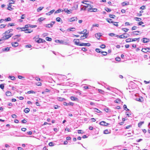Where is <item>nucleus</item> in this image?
I'll use <instances>...</instances> for the list:
<instances>
[{
	"instance_id": "nucleus-50",
	"label": "nucleus",
	"mask_w": 150,
	"mask_h": 150,
	"mask_svg": "<svg viewBox=\"0 0 150 150\" xmlns=\"http://www.w3.org/2000/svg\"><path fill=\"white\" fill-rule=\"evenodd\" d=\"M57 41L59 43H60V44H63V42H64V41L62 40H57Z\"/></svg>"
},
{
	"instance_id": "nucleus-52",
	"label": "nucleus",
	"mask_w": 150,
	"mask_h": 150,
	"mask_svg": "<svg viewBox=\"0 0 150 150\" xmlns=\"http://www.w3.org/2000/svg\"><path fill=\"white\" fill-rule=\"evenodd\" d=\"M11 18L10 17L7 18H5V21H11Z\"/></svg>"
},
{
	"instance_id": "nucleus-34",
	"label": "nucleus",
	"mask_w": 150,
	"mask_h": 150,
	"mask_svg": "<svg viewBox=\"0 0 150 150\" xmlns=\"http://www.w3.org/2000/svg\"><path fill=\"white\" fill-rule=\"evenodd\" d=\"M112 19H107V21L109 23H113V22L112 21Z\"/></svg>"
},
{
	"instance_id": "nucleus-17",
	"label": "nucleus",
	"mask_w": 150,
	"mask_h": 150,
	"mask_svg": "<svg viewBox=\"0 0 150 150\" xmlns=\"http://www.w3.org/2000/svg\"><path fill=\"white\" fill-rule=\"evenodd\" d=\"M87 31H85L83 33V36L85 37V38H86L87 37L88 35V32H87Z\"/></svg>"
},
{
	"instance_id": "nucleus-47",
	"label": "nucleus",
	"mask_w": 150,
	"mask_h": 150,
	"mask_svg": "<svg viewBox=\"0 0 150 150\" xmlns=\"http://www.w3.org/2000/svg\"><path fill=\"white\" fill-rule=\"evenodd\" d=\"M122 29L123 31L126 32H127L129 30L128 29L125 28H122Z\"/></svg>"
},
{
	"instance_id": "nucleus-42",
	"label": "nucleus",
	"mask_w": 150,
	"mask_h": 150,
	"mask_svg": "<svg viewBox=\"0 0 150 150\" xmlns=\"http://www.w3.org/2000/svg\"><path fill=\"white\" fill-rule=\"evenodd\" d=\"M46 40L48 41H51L52 40V39L51 38L49 37H46Z\"/></svg>"
},
{
	"instance_id": "nucleus-37",
	"label": "nucleus",
	"mask_w": 150,
	"mask_h": 150,
	"mask_svg": "<svg viewBox=\"0 0 150 150\" xmlns=\"http://www.w3.org/2000/svg\"><path fill=\"white\" fill-rule=\"evenodd\" d=\"M92 10L90 11V12H95L97 11V9L96 8H93L92 9Z\"/></svg>"
},
{
	"instance_id": "nucleus-16",
	"label": "nucleus",
	"mask_w": 150,
	"mask_h": 150,
	"mask_svg": "<svg viewBox=\"0 0 150 150\" xmlns=\"http://www.w3.org/2000/svg\"><path fill=\"white\" fill-rule=\"evenodd\" d=\"M149 49V48H142V51L144 52H147Z\"/></svg>"
},
{
	"instance_id": "nucleus-22",
	"label": "nucleus",
	"mask_w": 150,
	"mask_h": 150,
	"mask_svg": "<svg viewBox=\"0 0 150 150\" xmlns=\"http://www.w3.org/2000/svg\"><path fill=\"white\" fill-rule=\"evenodd\" d=\"M63 11V10L59 8L54 13H60L61 12Z\"/></svg>"
},
{
	"instance_id": "nucleus-28",
	"label": "nucleus",
	"mask_w": 150,
	"mask_h": 150,
	"mask_svg": "<svg viewBox=\"0 0 150 150\" xmlns=\"http://www.w3.org/2000/svg\"><path fill=\"white\" fill-rule=\"evenodd\" d=\"M144 123V122H140L138 124V126L139 127H140Z\"/></svg>"
},
{
	"instance_id": "nucleus-5",
	"label": "nucleus",
	"mask_w": 150,
	"mask_h": 150,
	"mask_svg": "<svg viewBox=\"0 0 150 150\" xmlns=\"http://www.w3.org/2000/svg\"><path fill=\"white\" fill-rule=\"evenodd\" d=\"M99 124L101 125H103L105 126H107L109 125V123H106L104 121L100 122L99 123Z\"/></svg>"
},
{
	"instance_id": "nucleus-29",
	"label": "nucleus",
	"mask_w": 150,
	"mask_h": 150,
	"mask_svg": "<svg viewBox=\"0 0 150 150\" xmlns=\"http://www.w3.org/2000/svg\"><path fill=\"white\" fill-rule=\"evenodd\" d=\"M104 110L106 112H108L110 111V109L106 107L104 108Z\"/></svg>"
},
{
	"instance_id": "nucleus-25",
	"label": "nucleus",
	"mask_w": 150,
	"mask_h": 150,
	"mask_svg": "<svg viewBox=\"0 0 150 150\" xmlns=\"http://www.w3.org/2000/svg\"><path fill=\"white\" fill-rule=\"evenodd\" d=\"M11 6L12 5L11 4H10L9 3L8 5V7L7 8V9L9 10H12V8L11 7Z\"/></svg>"
},
{
	"instance_id": "nucleus-44",
	"label": "nucleus",
	"mask_w": 150,
	"mask_h": 150,
	"mask_svg": "<svg viewBox=\"0 0 150 150\" xmlns=\"http://www.w3.org/2000/svg\"><path fill=\"white\" fill-rule=\"evenodd\" d=\"M35 92L33 91H28L27 93L29 94L30 93H35Z\"/></svg>"
},
{
	"instance_id": "nucleus-18",
	"label": "nucleus",
	"mask_w": 150,
	"mask_h": 150,
	"mask_svg": "<svg viewBox=\"0 0 150 150\" xmlns=\"http://www.w3.org/2000/svg\"><path fill=\"white\" fill-rule=\"evenodd\" d=\"M110 133V130H108V129H106L104 131H103V133L104 134H108Z\"/></svg>"
},
{
	"instance_id": "nucleus-63",
	"label": "nucleus",
	"mask_w": 150,
	"mask_h": 150,
	"mask_svg": "<svg viewBox=\"0 0 150 150\" xmlns=\"http://www.w3.org/2000/svg\"><path fill=\"white\" fill-rule=\"evenodd\" d=\"M109 17L110 18H114L115 16L114 15L110 14L109 16Z\"/></svg>"
},
{
	"instance_id": "nucleus-53",
	"label": "nucleus",
	"mask_w": 150,
	"mask_h": 150,
	"mask_svg": "<svg viewBox=\"0 0 150 150\" xmlns=\"http://www.w3.org/2000/svg\"><path fill=\"white\" fill-rule=\"evenodd\" d=\"M122 4L123 6H125L128 5V3H126L125 2H124L122 3Z\"/></svg>"
},
{
	"instance_id": "nucleus-14",
	"label": "nucleus",
	"mask_w": 150,
	"mask_h": 150,
	"mask_svg": "<svg viewBox=\"0 0 150 150\" xmlns=\"http://www.w3.org/2000/svg\"><path fill=\"white\" fill-rule=\"evenodd\" d=\"M69 41V39L67 38L65 40V41L63 42V45H69V43L68 42Z\"/></svg>"
},
{
	"instance_id": "nucleus-51",
	"label": "nucleus",
	"mask_w": 150,
	"mask_h": 150,
	"mask_svg": "<svg viewBox=\"0 0 150 150\" xmlns=\"http://www.w3.org/2000/svg\"><path fill=\"white\" fill-rule=\"evenodd\" d=\"M44 19H45V18H43L41 17L40 18H39L38 19V21H39L40 22H41V21H43Z\"/></svg>"
},
{
	"instance_id": "nucleus-38",
	"label": "nucleus",
	"mask_w": 150,
	"mask_h": 150,
	"mask_svg": "<svg viewBox=\"0 0 150 150\" xmlns=\"http://www.w3.org/2000/svg\"><path fill=\"white\" fill-rule=\"evenodd\" d=\"M124 109L126 110H129L127 108V105H123Z\"/></svg>"
},
{
	"instance_id": "nucleus-60",
	"label": "nucleus",
	"mask_w": 150,
	"mask_h": 150,
	"mask_svg": "<svg viewBox=\"0 0 150 150\" xmlns=\"http://www.w3.org/2000/svg\"><path fill=\"white\" fill-rule=\"evenodd\" d=\"M36 85L38 86H41L42 85V83L40 82H38L36 83Z\"/></svg>"
},
{
	"instance_id": "nucleus-21",
	"label": "nucleus",
	"mask_w": 150,
	"mask_h": 150,
	"mask_svg": "<svg viewBox=\"0 0 150 150\" xmlns=\"http://www.w3.org/2000/svg\"><path fill=\"white\" fill-rule=\"evenodd\" d=\"M71 99V100L73 101L77 100H78V98L75 96H71L70 98Z\"/></svg>"
},
{
	"instance_id": "nucleus-49",
	"label": "nucleus",
	"mask_w": 150,
	"mask_h": 150,
	"mask_svg": "<svg viewBox=\"0 0 150 150\" xmlns=\"http://www.w3.org/2000/svg\"><path fill=\"white\" fill-rule=\"evenodd\" d=\"M33 30H28L27 29V31L25 32V33H30L31 32H32Z\"/></svg>"
},
{
	"instance_id": "nucleus-41",
	"label": "nucleus",
	"mask_w": 150,
	"mask_h": 150,
	"mask_svg": "<svg viewBox=\"0 0 150 150\" xmlns=\"http://www.w3.org/2000/svg\"><path fill=\"white\" fill-rule=\"evenodd\" d=\"M74 29H75V28H69L67 30H69L70 31H75V30H74Z\"/></svg>"
},
{
	"instance_id": "nucleus-2",
	"label": "nucleus",
	"mask_w": 150,
	"mask_h": 150,
	"mask_svg": "<svg viewBox=\"0 0 150 150\" xmlns=\"http://www.w3.org/2000/svg\"><path fill=\"white\" fill-rule=\"evenodd\" d=\"M55 21H52L50 24L45 25V26L47 28H50L53 26V24L55 23Z\"/></svg>"
},
{
	"instance_id": "nucleus-32",
	"label": "nucleus",
	"mask_w": 150,
	"mask_h": 150,
	"mask_svg": "<svg viewBox=\"0 0 150 150\" xmlns=\"http://www.w3.org/2000/svg\"><path fill=\"white\" fill-rule=\"evenodd\" d=\"M44 8L43 7H40L38 8L37 9V11L38 12H39L42 10Z\"/></svg>"
},
{
	"instance_id": "nucleus-4",
	"label": "nucleus",
	"mask_w": 150,
	"mask_h": 150,
	"mask_svg": "<svg viewBox=\"0 0 150 150\" xmlns=\"http://www.w3.org/2000/svg\"><path fill=\"white\" fill-rule=\"evenodd\" d=\"M37 27V25H32L30 24H28L25 25L26 28H27L29 27H30L31 28H35Z\"/></svg>"
},
{
	"instance_id": "nucleus-64",
	"label": "nucleus",
	"mask_w": 150,
	"mask_h": 150,
	"mask_svg": "<svg viewBox=\"0 0 150 150\" xmlns=\"http://www.w3.org/2000/svg\"><path fill=\"white\" fill-rule=\"evenodd\" d=\"M0 88L1 89H4V84H1L0 85Z\"/></svg>"
},
{
	"instance_id": "nucleus-36",
	"label": "nucleus",
	"mask_w": 150,
	"mask_h": 150,
	"mask_svg": "<svg viewBox=\"0 0 150 150\" xmlns=\"http://www.w3.org/2000/svg\"><path fill=\"white\" fill-rule=\"evenodd\" d=\"M105 10L107 12H109L111 11V10L108 8L105 7Z\"/></svg>"
},
{
	"instance_id": "nucleus-48",
	"label": "nucleus",
	"mask_w": 150,
	"mask_h": 150,
	"mask_svg": "<svg viewBox=\"0 0 150 150\" xmlns=\"http://www.w3.org/2000/svg\"><path fill=\"white\" fill-rule=\"evenodd\" d=\"M126 35V33H124L122 35V38H127V36H125V35Z\"/></svg>"
},
{
	"instance_id": "nucleus-10",
	"label": "nucleus",
	"mask_w": 150,
	"mask_h": 150,
	"mask_svg": "<svg viewBox=\"0 0 150 150\" xmlns=\"http://www.w3.org/2000/svg\"><path fill=\"white\" fill-rule=\"evenodd\" d=\"M72 11V10L70 9L68 10L67 8H65L64 10H63V11H64L65 12L67 13L68 14H69L71 13V11Z\"/></svg>"
},
{
	"instance_id": "nucleus-58",
	"label": "nucleus",
	"mask_w": 150,
	"mask_h": 150,
	"mask_svg": "<svg viewBox=\"0 0 150 150\" xmlns=\"http://www.w3.org/2000/svg\"><path fill=\"white\" fill-rule=\"evenodd\" d=\"M10 32H9V30H6V31L4 33V34H10Z\"/></svg>"
},
{
	"instance_id": "nucleus-45",
	"label": "nucleus",
	"mask_w": 150,
	"mask_h": 150,
	"mask_svg": "<svg viewBox=\"0 0 150 150\" xmlns=\"http://www.w3.org/2000/svg\"><path fill=\"white\" fill-rule=\"evenodd\" d=\"M57 99L58 100H59V101H63V100H64L65 99L63 98H61V97H58L57 98Z\"/></svg>"
},
{
	"instance_id": "nucleus-24",
	"label": "nucleus",
	"mask_w": 150,
	"mask_h": 150,
	"mask_svg": "<svg viewBox=\"0 0 150 150\" xmlns=\"http://www.w3.org/2000/svg\"><path fill=\"white\" fill-rule=\"evenodd\" d=\"M93 6H92V5H90V4H88V11H91V10L92 9V8H93Z\"/></svg>"
},
{
	"instance_id": "nucleus-35",
	"label": "nucleus",
	"mask_w": 150,
	"mask_h": 150,
	"mask_svg": "<svg viewBox=\"0 0 150 150\" xmlns=\"http://www.w3.org/2000/svg\"><path fill=\"white\" fill-rule=\"evenodd\" d=\"M135 19L136 21H140L142 20V19L139 18L135 17Z\"/></svg>"
},
{
	"instance_id": "nucleus-11",
	"label": "nucleus",
	"mask_w": 150,
	"mask_h": 150,
	"mask_svg": "<svg viewBox=\"0 0 150 150\" xmlns=\"http://www.w3.org/2000/svg\"><path fill=\"white\" fill-rule=\"evenodd\" d=\"M140 32L138 31H135L132 32L131 35L132 36H134L135 35H138V33Z\"/></svg>"
},
{
	"instance_id": "nucleus-13",
	"label": "nucleus",
	"mask_w": 150,
	"mask_h": 150,
	"mask_svg": "<svg viewBox=\"0 0 150 150\" xmlns=\"http://www.w3.org/2000/svg\"><path fill=\"white\" fill-rule=\"evenodd\" d=\"M11 45L13 47H15L18 46V43L17 42H12Z\"/></svg>"
},
{
	"instance_id": "nucleus-12",
	"label": "nucleus",
	"mask_w": 150,
	"mask_h": 150,
	"mask_svg": "<svg viewBox=\"0 0 150 150\" xmlns=\"http://www.w3.org/2000/svg\"><path fill=\"white\" fill-rule=\"evenodd\" d=\"M143 40L142 39V42L144 43H146L149 42L150 41V40L149 39H147V38H143Z\"/></svg>"
},
{
	"instance_id": "nucleus-7",
	"label": "nucleus",
	"mask_w": 150,
	"mask_h": 150,
	"mask_svg": "<svg viewBox=\"0 0 150 150\" xmlns=\"http://www.w3.org/2000/svg\"><path fill=\"white\" fill-rule=\"evenodd\" d=\"M91 45V44L90 43H81L80 45V46H87L88 47L90 46Z\"/></svg>"
},
{
	"instance_id": "nucleus-8",
	"label": "nucleus",
	"mask_w": 150,
	"mask_h": 150,
	"mask_svg": "<svg viewBox=\"0 0 150 150\" xmlns=\"http://www.w3.org/2000/svg\"><path fill=\"white\" fill-rule=\"evenodd\" d=\"M77 17H74L70 18L69 20V21L71 22L74 21H77Z\"/></svg>"
},
{
	"instance_id": "nucleus-1",
	"label": "nucleus",
	"mask_w": 150,
	"mask_h": 150,
	"mask_svg": "<svg viewBox=\"0 0 150 150\" xmlns=\"http://www.w3.org/2000/svg\"><path fill=\"white\" fill-rule=\"evenodd\" d=\"M13 35V34L11 33L9 34L3 33L2 34L3 36L1 37V40H3V41H4L5 40L8 39Z\"/></svg>"
},
{
	"instance_id": "nucleus-55",
	"label": "nucleus",
	"mask_w": 150,
	"mask_h": 150,
	"mask_svg": "<svg viewBox=\"0 0 150 150\" xmlns=\"http://www.w3.org/2000/svg\"><path fill=\"white\" fill-rule=\"evenodd\" d=\"M100 49L98 48H96V51L98 53H101V52L100 50Z\"/></svg>"
},
{
	"instance_id": "nucleus-40",
	"label": "nucleus",
	"mask_w": 150,
	"mask_h": 150,
	"mask_svg": "<svg viewBox=\"0 0 150 150\" xmlns=\"http://www.w3.org/2000/svg\"><path fill=\"white\" fill-rule=\"evenodd\" d=\"M85 31H87V30L85 29L83 31H81V32H78V33L79 34H83V33H84L83 32H84Z\"/></svg>"
},
{
	"instance_id": "nucleus-43",
	"label": "nucleus",
	"mask_w": 150,
	"mask_h": 150,
	"mask_svg": "<svg viewBox=\"0 0 150 150\" xmlns=\"http://www.w3.org/2000/svg\"><path fill=\"white\" fill-rule=\"evenodd\" d=\"M132 39L128 38L126 40V42H129L132 41Z\"/></svg>"
},
{
	"instance_id": "nucleus-56",
	"label": "nucleus",
	"mask_w": 150,
	"mask_h": 150,
	"mask_svg": "<svg viewBox=\"0 0 150 150\" xmlns=\"http://www.w3.org/2000/svg\"><path fill=\"white\" fill-rule=\"evenodd\" d=\"M49 145L50 146H54V143L52 142H50L49 143Z\"/></svg>"
},
{
	"instance_id": "nucleus-31",
	"label": "nucleus",
	"mask_w": 150,
	"mask_h": 150,
	"mask_svg": "<svg viewBox=\"0 0 150 150\" xmlns=\"http://www.w3.org/2000/svg\"><path fill=\"white\" fill-rule=\"evenodd\" d=\"M139 38L134 39H132V41H135L136 40H138V42H139Z\"/></svg>"
},
{
	"instance_id": "nucleus-59",
	"label": "nucleus",
	"mask_w": 150,
	"mask_h": 150,
	"mask_svg": "<svg viewBox=\"0 0 150 150\" xmlns=\"http://www.w3.org/2000/svg\"><path fill=\"white\" fill-rule=\"evenodd\" d=\"M15 25L13 23H9L8 24V27L12 26Z\"/></svg>"
},
{
	"instance_id": "nucleus-61",
	"label": "nucleus",
	"mask_w": 150,
	"mask_h": 150,
	"mask_svg": "<svg viewBox=\"0 0 150 150\" xmlns=\"http://www.w3.org/2000/svg\"><path fill=\"white\" fill-rule=\"evenodd\" d=\"M109 35L110 36L112 37V36H115L116 35L114 33H110L109 34Z\"/></svg>"
},
{
	"instance_id": "nucleus-9",
	"label": "nucleus",
	"mask_w": 150,
	"mask_h": 150,
	"mask_svg": "<svg viewBox=\"0 0 150 150\" xmlns=\"http://www.w3.org/2000/svg\"><path fill=\"white\" fill-rule=\"evenodd\" d=\"M101 36L100 33H97L95 35V37L98 39H99Z\"/></svg>"
},
{
	"instance_id": "nucleus-15",
	"label": "nucleus",
	"mask_w": 150,
	"mask_h": 150,
	"mask_svg": "<svg viewBox=\"0 0 150 150\" xmlns=\"http://www.w3.org/2000/svg\"><path fill=\"white\" fill-rule=\"evenodd\" d=\"M35 41L37 42L38 43L43 42H44L45 41L44 40L40 38H39V39L37 40H35Z\"/></svg>"
},
{
	"instance_id": "nucleus-26",
	"label": "nucleus",
	"mask_w": 150,
	"mask_h": 150,
	"mask_svg": "<svg viewBox=\"0 0 150 150\" xmlns=\"http://www.w3.org/2000/svg\"><path fill=\"white\" fill-rule=\"evenodd\" d=\"M78 5H74L73 7H72V10L74 9L75 10H76L78 8Z\"/></svg>"
},
{
	"instance_id": "nucleus-3",
	"label": "nucleus",
	"mask_w": 150,
	"mask_h": 150,
	"mask_svg": "<svg viewBox=\"0 0 150 150\" xmlns=\"http://www.w3.org/2000/svg\"><path fill=\"white\" fill-rule=\"evenodd\" d=\"M73 42L76 45L80 46V44L79 43V40L78 39H74Z\"/></svg>"
},
{
	"instance_id": "nucleus-27",
	"label": "nucleus",
	"mask_w": 150,
	"mask_h": 150,
	"mask_svg": "<svg viewBox=\"0 0 150 150\" xmlns=\"http://www.w3.org/2000/svg\"><path fill=\"white\" fill-rule=\"evenodd\" d=\"M27 28H26L25 25V27L24 28H22L21 31H25V32L27 31Z\"/></svg>"
},
{
	"instance_id": "nucleus-20",
	"label": "nucleus",
	"mask_w": 150,
	"mask_h": 150,
	"mask_svg": "<svg viewBox=\"0 0 150 150\" xmlns=\"http://www.w3.org/2000/svg\"><path fill=\"white\" fill-rule=\"evenodd\" d=\"M6 95L7 96H12L11 92L9 91H7L6 93Z\"/></svg>"
},
{
	"instance_id": "nucleus-57",
	"label": "nucleus",
	"mask_w": 150,
	"mask_h": 150,
	"mask_svg": "<svg viewBox=\"0 0 150 150\" xmlns=\"http://www.w3.org/2000/svg\"><path fill=\"white\" fill-rule=\"evenodd\" d=\"M115 60L116 61L119 62L120 61V58L119 57H116L115 59Z\"/></svg>"
},
{
	"instance_id": "nucleus-23",
	"label": "nucleus",
	"mask_w": 150,
	"mask_h": 150,
	"mask_svg": "<svg viewBox=\"0 0 150 150\" xmlns=\"http://www.w3.org/2000/svg\"><path fill=\"white\" fill-rule=\"evenodd\" d=\"M10 47H7L2 49L3 51L8 52L10 50Z\"/></svg>"
},
{
	"instance_id": "nucleus-33",
	"label": "nucleus",
	"mask_w": 150,
	"mask_h": 150,
	"mask_svg": "<svg viewBox=\"0 0 150 150\" xmlns=\"http://www.w3.org/2000/svg\"><path fill=\"white\" fill-rule=\"evenodd\" d=\"M94 111L98 113H100L101 112V111H100L97 108H95L94 109Z\"/></svg>"
},
{
	"instance_id": "nucleus-62",
	"label": "nucleus",
	"mask_w": 150,
	"mask_h": 150,
	"mask_svg": "<svg viewBox=\"0 0 150 150\" xmlns=\"http://www.w3.org/2000/svg\"><path fill=\"white\" fill-rule=\"evenodd\" d=\"M18 78L20 79H24L25 77H23L19 75L18 76Z\"/></svg>"
},
{
	"instance_id": "nucleus-46",
	"label": "nucleus",
	"mask_w": 150,
	"mask_h": 150,
	"mask_svg": "<svg viewBox=\"0 0 150 150\" xmlns=\"http://www.w3.org/2000/svg\"><path fill=\"white\" fill-rule=\"evenodd\" d=\"M101 53L103 55V56H106L107 54V52H101Z\"/></svg>"
},
{
	"instance_id": "nucleus-19",
	"label": "nucleus",
	"mask_w": 150,
	"mask_h": 150,
	"mask_svg": "<svg viewBox=\"0 0 150 150\" xmlns=\"http://www.w3.org/2000/svg\"><path fill=\"white\" fill-rule=\"evenodd\" d=\"M55 11V10L53 9L51 11H50L49 12L46 13V15H50L51 14H52Z\"/></svg>"
},
{
	"instance_id": "nucleus-39",
	"label": "nucleus",
	"mask_w": 150,
	"mask_h": 150,
	"mask_svg": "<svg viewBox=\"0 0 150 150\" xmlns=\"http://www.w3.org/2000/svg\"><path fill=\"white\" fill-rule=\"evenodd\" d=\"M11 80H14L15 79V78L14 76H9V77Z\"/></svg>"
},
{
	"instance_id": "nucleus-6",
	"label": "nucleus",
	"mask_w": 150,
	"mask_h": 150,
	"mask_svg": "<svg viewBox=\"0 0 150 150\" xmlns=\"http://www.w3.org/2000/svg\"><path fill=\"white\" fill-rule=\"evenodd\" d=\"M74 103L71 102H70L69 103H66V102H64L63 103V105H66V106L70 105L72 106H73L74 105Z\"/></svg>"
},
{
	"instance_id": "nucleus-54",
	"label": "nucleus",
	"mask_w": 150,
	"mask_h": 150,
	"mask_svg": "<svg viewBox=\"0 0 150 150\" xmlns=\"http://www.w3.org/2000/svg\"><path fill=\"white\" fill-rule=\"evenodd\" d=\"M6 25L4 24H2L1 25H0V28H4L6 26Z\"/></svg>"
},
{
	"instance_id": "nucleus-30",
	"label": "nucleus",
	"mask_w": 150,
	"mask_h": 150,
	"mask_svg": "<svg viewBox=\"0 0 150 150\" xmlns=\"http://www.w3.org/2000/svg\"><path fill=\"white\" fill-rule=\"evenodd\" d=\"M24 111L25 113H28L29 112L30 110L28 108H26L25 109Z\"/></svg>"
}]
</instances>
